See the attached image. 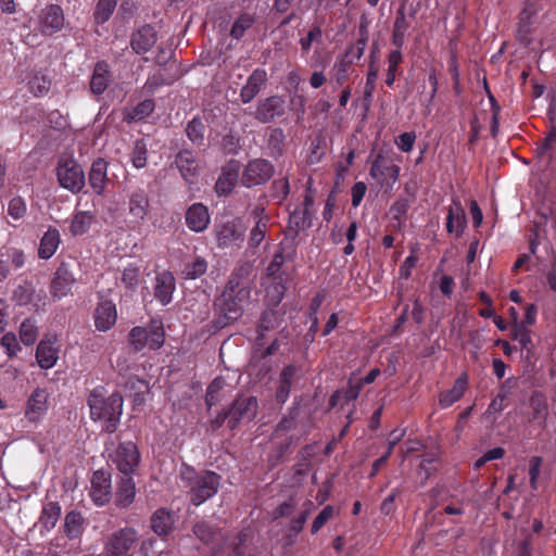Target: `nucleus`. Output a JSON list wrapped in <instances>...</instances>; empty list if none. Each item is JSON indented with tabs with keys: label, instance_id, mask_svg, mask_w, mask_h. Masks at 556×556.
Segmentation results:
<instances>
[{
	"label": "nucleus",
	"instance_id": "nucleus-1",
	"mask_svg": "<svg viewBox=\"0 0 556 556\" xmlns=\"http://www.w3.org/2000/svg\"><path fill=\"white\" fill-rule=\"evenodd\" d=\"M251 298V282L249 268L241 267L229 278L227 286L217 301L219 317L217 326L223 328L226 325L238 320Z\"/></svg>",
	"mask_w": 556,
	"mask_h": 556
},
{
	"label": "nucleus",
	"instance_id": "nucleus-2",
	"mask_svg": "<svg viewBox=\"0 0 556 556\" xmlns=\"http://www.w3.org/2000/svg\"><path fill=\"white\" fill-rule=\"evenodd\" d=\"M90 417L94 421L102 422L106 432H114L123 414V397L118 393L105 396L103 388L93 389L88 396Z\"/></svg>",
	"mask_w": 556,
	"mask_h": 556
},
{
	"label": "nucleus",
	"instance_id": "nucleus-3",
	"mask_svg": "<svg viewBox=\"0 0 556 556\" xmlns=\"http://www.w3.org/2000/svg\"><path fill=\"white\" fill-rule=\"evenodd\" d=\"M179 478L182 486L188 489V496L194 506H200L212 498L218 491L220 478L214 471L197 472L187 464L179 469Z\"/></svg>",
	"mask_w": 556,
	"mask_h": 556
},
{
	"label": "nucleus",
	"instance_id": "nucleus-4",
	"mask_svg": "<svg viewBox=\"0 0 556 556\" xmlns=\"http://www.w3.org/2000/svg\"><path fill=\"white\" fill-rule=\"evenodd\" d=\"M129 344L139 352L144 348L159 350L165 341V333L161 320L152 319L148 327H134L129 332Z\"/></svg>",
	"mask_w": 556,
	"mask_h": 556
},
{
	"label": "nucleus",
	"instance_id": "nucleus-5",
	"mask_svg": "<svg viewBox=\"0 0 556 556\" xmlns=\"http://www.w3.org/2000/svg\"><path fill=\"white\" fill-rule=\"evenodd\" d=\"M56 176L60 185L72 192H79L85 186L84 170L72 157L62 156L59 160Z\"/></svg>",
	"mask_w": 556,
	"mask_h": 556
},
{
	"label": "nucleus",
	"instance_id": "nucleus-6",
	"mask_svg": "<svg viewBox=\"0 0 556 556\" xmlns=\"http://www.w3.org/2000/svg\"><path fill=\"white\" fill-rule=\"evenodd\" d=\"M139 540L138 532L132 528H124L114 532L105 542L104 556H131L130 551Z\"/></svg>",
	"mask_w": 556,
	"mask_h": 556
},
{
	"label": "nucleus",
	"instance_id": "nucleus-7",
	"mask_svg": "<svg viewBox=\"0 0 556 556\" xmlns=\"http://www.w3.org/2000/svg\"><path fill=\"white\" fill-rule=\"evenodd\" d=\"M64 25V12L58 4L46 5L37 14L36 27L38 31L45 36H52L61 31Z\"/></svg>",
	"mask_w": 556,
	"mask_h": 556
},
{
	"label": "nucleus",
	"instance_id": "nucleus-8",
	"mask_svg": "<svg viewBox=\"0 0 556 556\" xmlns=\"http://www.w3.org/2000/svg\"><path fill=\"white\" fill-rule=\"evenodd\" d=\"M49 392L43 388H36L25 403L24 417L28 424L38 426L49 409Z\"/></svg>",
	"mask_w": 556,
	"mask_h": 556
},
{
	"label": "nucleus",
	"instance_id": "nucleus-9",
	"mask_svg": "<svg viewBox=\"0 0 556 556\" xmlns=\"http://www.w3.org/2000/svg\"><path fill=\"white\" fill-rule=\"evenodd\" d=\"M369 175L381 188L391 190L399 179L400 167L379 154L371 164Z\"/></svg>",
	"mask_w": 556,
	"mask_h": 556
},
{
	"label": "nucleus",
	"instance_id": "nucleus-10",
	"mask_svg": "<svg viewBox=\"0 0 556 556\" xmlns=\"http://www.w3.org/2000/svg\"><path fill=\"white\" fill-rule=\"evenodd\" d=\"M258 409V402L255 396H242L237 399L228 410V425L236 428L241 421L252 420Z\"/></svg>",
	"mask_w": 556,
	"mask_h": 556
},
{
	"label": "nucleus",
	"instance_id": "nucleus-11",
	"mask_svg": "<svg viewBox=\"0 0 556 556\" xmlns=\"http://www.w3.org/2000/svg\"><path fill=\"white\" fill-rule=\"evenodd\" d=\"M112 462L124 476L132 475L140 463V455L134 442H124L118 445Z\"/></svg>",
	"mask_w": 556,
	"mask_h": 556
},
{
	"label": "nucleus",
	"instance_id": "nucleus-12",
	"mask_svg": "<svg viewBox=\"0 0 556 556\" xmlns=\"http://www.w3.org/2000/svg\"><path fill=\"white\" fill-rule=\"evenodd\" d=\"M274 174L273 165L262 159H256L248 163L242 174V184L250 188L266 182Z\"/></svg>",
	"mask_w": 556,
	"mask_h": 556
},
{
	"label": "nucleus",
	"instance_id": "nucleus-13",
	"mask_svg": "<svg viewBox=\"0 0 556 556\" xmlns=\"http://www.w3.org/2000/svg\"><path fill=\"white\" fill-rule=\"evenodd\" d=\"M215 238L219 248L239 249L244 241V229L236 223H226L216 227Z\"/></svg>",
	"mask_w": 556,
	"mask_h": 556
},
{
	"label": "nucleus",
	"instance_id": "nucleus-14",
	"mask_svg": "<svg viewBox=\"0 0 556 556\" xmlns=\"http://www.w3.org/2000/svg\"><path fill=\"white\" fill-rule=\"evenodd\" d=\"M366 43V38L358 39L356 52H354L355 48L351 46L346 54L336 61L332 67V78L336 80L338 85H342L349 76V71L353 62V59H349V55L353 54L354 59H361L364 54Z\"/></svg>",
	"mask_w": 556,
	"mask_h": 556
},
{
	"label": "nucleus",
	"instance_id": "nucleus-15",
	"mask_svg": "<svg viewBox=\"0 0 556 556\" xmlns=\"http://www.w3.org/2000/svg\"><path fill=\"white\" fill-rule=\"evenodd\" d=\"M90 496L96 505L103 506L111 500V478L105 471L98 470L91 479Z\"/></svg>",
	"mask_w": 556,
	"mask_h": 556
},
{
	"label": "nucleus",
	"instance_id": "nucleus-16",
	"mask_svg": "<svg viewBox=\"0 0 556 556\" xmlns=\"http://www.w3.org/2000/svg\"><path fill=\"white\" fill-rule=\"evenodd\" d=\"M94 327L99 331L110 330L116 323L117 312L115 304L110 300L99 301L94 311Z\"/></svg>",
	"mask_w": 556,
	"mask_h": 556
},
{
	"label": "nucleus",
	"instance_id": "nucleus-17",
	"mask_svg": "<svg viewBox=\"0 0 556 556\" xmlns=\"http://www.w3.org/2000/svg\"><path fill=\"white\" fill-rule=\"evenodd\" d=\"M285 113V101L282 98L273 96L257 104L255 111V118L262 123H269L275 117L281 116Z\"/></svg>",
	"mask_w": 556,
	"mask_h": 556
},
{
	"label": "nucleus",
	"instance_id": "nucleus-18",
	"mask_svg": "<svg viewBox=\"0 0 556 556\" xmlns=\"http://www.w3.org/2000/svg\"><path fill=\"white\" fill-rule=\"evenodd\" d=\"M177 521V515L169 509H156L150 519L152 531L159 536H166L174 530Z\"/></svg>",
	"mask_w": 556,
	"mask_h": 556
},
{
	"label": "nucleus",
	"instance_id": "nucleus-19",
	"mask_svg": "<svg viewBox=\"0 0 556 556\" xmlns=\"http://www.w3.org/2000/svg\"><path fill=\"white\" fill-rule=\"evenodd\" d=\"M211 222L207 207L202 203L192 204L186 212V224L194 232L204 231Z\"/></svg>",
	"mask_w": 556,
	"mask_h": 556
},
{
	"label": "nucleus",
	"instance_id": "nucleus-20",
	"mask_svg": "<svg viewBox=\"0 0 556 556\" xmlns=\"http://www.w3.org/2000/svg\"><path fill=\"white\" fill-rule=\"evenodd\" d=\"M267 81V73L263 68H256L248 77L247 83L240 91V100L242 103H250L261 91V88Z\"/></svg>",
	"mask_w": 556,
	"mask_h": 556
},
{
	"label": "nucleus",
	"instance_id": "nucleus-21",
	"mask_svg": "<svg viewBox=\"0 0 556 556\" xmlns=\"http://www.w3.org/2000/svg\"><path fill=\"white\" fill-rule=\"evenodd\" d=\"M176 289L175 277L169 271H162L155 277L154 296L162 304L172 302Z\"/></svg>",
	"mask_w": 556,
	"mask_h": 556
},
{
	"label": "nucleus",
	"instance_id": "nucleus-22",
	"mask_svg": "<svg viewBox=\"0 0 556 556\" xmlns=\"http://www.w3.org/2000/svg\"><path fill=\"white\" fill-rule=\"evenodd\" d=\"M239 176V163L236 161L229 162L222 169L216 184L215 190L218 195H228L235 188Z\"/></svg>",
	"mask_w": 556,
	"mask_h": 556
},
{
	"label": "nucleus",
	"instance_id": "nucleus-23",
	"mask_svg": "<svg viewBox=\"0 0 556 556\" xmlns=\"http://www.w3.org/2000/svg\"><path fill=\"white\" fill-rule=\"evenodd\" d=\"M74 283V275L65 265H61L51 282V293L54 298L62 299L72 290Z\"/></svg>",
	"mask_w": 556,
	"mask_h": 556
},
{
	"label": "nucleus",
	"instance_id": "nucleus-24",
	"mask_svg": "<svg viewBox=\"0 0 556 556\" xmlns=\"http://www.w3.org/2000/svg\"><path fill=\"white\" fill-rule=\"evenodd\" d=\"M175 163L188 184H194L198 177L199 164L194 155L187 150L180 151L175 159Z\"/></svg>",
	"mask_w": 556,
	"mask_h": 556
},
{
	"label": "nucleus",
	"instance_id": "nucleus-25",
	"mask_svg": "<svg viewBox=\"0 0 556 556\" xmlns=\"http://www.w3.org/2000/svg\"><path fill=\"white\" fill-rule=\"evenodd\" d=\"M36 359L40 368L50 369L59 359V351L52 339H42L36 349Z\"/></svg>",
	"mask_w": 556,
	"mask_h": 556
},
{
	"label": "nucleus",
	"instance_id": "nucleus-26",
	"mask_svg": "<svg viewBox=\"0 0 556 556\" xmlns=\"http://www.w3.org/2000/svg\"><path fill=\"white\" fill-rule=\"evenodd\" d=\"M108 179V163L103 159L93 161L89 172V186L98 194L102 195L105 190Z\"/></svg>",
	"mask_w": 556,
	"mask_h": 556
},
{
	"label": "nucleus",
	"instance_id": "nucleus-27",
	"mask_svg": "<svg viewBox=\"0 0 556 556\" xmlns=\"http://www.w3.org/2000/svg\"><path fill=\"white\" fill-rule=\"evenodd\" d=\"M468 388V376L462 374L454 382L453 387L448 390L442 391L439 394V404L442 408L450 407L455 402L459 401Z\"/></svg>",
	"mask_w": 556,
	"mask_h": 556
},
{
	"label": "nucleus",
	"instance_id": "nucleus-28",
	"mask_svg": "<svg viewBox=\"0 0 556 556\" xmlns=\"http://www.w3.org/2000/svg\"><path fill=\"white\" fill-rule=\"evenodd\" d=\"M446 219L447 231L460 236L466 226V214L459 200L452 201Z\"/></svg>",
	"mask_w": 556,
	"mask_h": 556
},
{
	"label": "nucleus",
	"instance_id": "nucleus-29",
	"mask_svg": "<svg viewBox=\"0 0 556 556\" xmlns=\"http://www.w3.org/2000/svg\"><path fill=\"white\" fill-rule=\"evenodd\" d=\"M156 41V34L153 27L143 26L139 28L131 37V47L132 50L142 54L148 52Z\"/></svg>",
	"mask_w": 556,
	"mask_h": 556
},
{
	"label": "nucleus",
	"instance_id": "nucleus-30",
	"mask_svg": "<svg viewBox=\"0 0 556 556\" xmlns=\"http://www.w3.org/2000/svg\"><path fill=\"white\" fill-rule=\"evenodd\" d=\"M61 243V236L56 228L49 227L43 233L38 249V255L42 260H49L54 255Z\"/></svg>",
	"mask_w": 556,
	"mask_h": 556
},
{
	"label": "nucleus",
	"instance_id": "nucleus-31",
	"mask_svg": "<svg viewBox=\"0 0 556 556\" xmlns=\"http://www.w3.org/2000/svg\"><path fill=\"white\" fill-rule=\"evenodd\" d=\"M111 80L109 64L104 61H100L96 64L91 80L90 89L94 94H102Z\"/></svg>",
	"mask_w": 556,
	"mask_h": 556
},
{
	"label": "nucleus",
	"instance_id": "nucleus-32",
	"mask_svg": "<svg viewBox=\"0 0 556 556\" xmlns=\"http://www.w3.org/2000/svg\"><path fill=\"white\" fill-rule=\"evenodd\" d=\"M409 28V22L406 18L405 5L402 4L396 12V17L393 24L392 43L399 49H402L406 33Z\"/></svg>",
	"mask_w": 556,
	"mask_h": 556
},
{
	"label": "nucleus",
	"instance_id": "nucleus-33",
	"mask_svg": "<svg viewBox=\"0 0 556 556\" xmlns=\"http://www.w3.org/2000/svg\"><path fill=\"white\" fill-rule=\"evenodd\" d=\"M295 372L296 369L292 365L286 366L280 372L279 386L276 391V400L278 403L283 404L287 402Z\"/></svg>",
	"mask_w": 556,
	"mask_h": 556
},
{
	"label": "nucleus",
	"instance_id": "nucleus-34",
	"mask_svg": "<svg viewBox=\"0 0 556 556\" xmlns=\"http://www.w3.org/2000/svg\"><path fill=\"white\" fill-rule=\"evenodd\" d=\"M136 496V484L130 475L124 476L116 491V503L122 507L129 506Z\"/></svg>",
	"mask_w": 556,
	"mask_h": 556
},
{
	"label": "nucleus",
	"instance_id": "nucleus-35",
	"mask_svg": "<svg viewBox=\"0 0 556 556\" xmlns=\"http://www.w3.org/2000/svg\"><path fill=\"white\" fill-rule=\"evenodd\" d=\"M94 220V215L90 211H79L76 212L71 220L70 231L73 236H83L89 231L92 223Z\"/></svg>",
	"mask_w": 556,
	"mask_h": 556
},
{
	"label": "nucleus",
	"instance_id": "nucleus-36",
	"mask_svg": "<svg viewBox=\"0 0 556 556\" xmlns=\"http://www.w3.org/2000/svg\"><path fill=\"white\" fill-rule=\"evenodd\" d=\"M149 199L143 190H136L129 195V214L138 219H143L148 213Z\"/></svg>",
	"mask_w": 556,
	"mask_h": 556
},
{
	"label": "nucleus",
	"instance_id": "nucleus-37",
	"mask_svg": "<svg viewBox=\"0 0 556 556\" xmlns=\"http://www.w3.org/2000/svg\"><path fill=\"white\" fill-rule=\"evenodd\" d=\"M154 101L146 99L138 103L134 109L128 110L124 114V119L127 122H137L148 117L154 111Z\"/></svg>",
	"mask_w": 556,
	"mask_h": 556
},
{
	"label": "nucleus",
	"instance_id": "nucleus-38",
	"mask_svg": "<svg viewBox=\"0 0 556 556\" xmlns=\"http://www.w3.org/2000/svg\"><path fill=\"white\" fill-rule=\"evenodd\" d=\"M536 11L538 10L533 3H526L520 12L518 35L521 40H527V36L530 33L531 24Z\"/></svg>",
	"mask_w": 556,
	"mask_h": 556
},
{
	"label": "nucleus",
	"instance_id": "nucleus-39",
	"mask_svg": "<svg viewBox=\"0 0 556 556\" xmlns=\"http://www.w3.org/2000/svg\"><path fill=\"white\" fill-rule=\"evenodd\" d=\"M314 507V504L312 501L307 500L304 502L303 504V509L302 511L299 514V516H296L295 518H293L291 521H290V531L293 532V536L289 535V543H292L294 541V539L296 538V535L302 531L306 520H307V517L309 516V514L312 513V509Z\"/></svg>",
	"mask_w": 556,
	"mask_h": 556
},
{
	"label": "nucleus",
	"instance_id": "nucleus-40",
	"mask_svg": "<svg viewBox=\"0 0 556 556\" xmlns=\"http://www.w3.org/2000/svg\"><path fill=\"white\" fill-rule=\"evenodd\" d=\"M61 515V507L58 503L49 502L43 506L41 516H40V522L41 525L47 529H52Z\"/></svg>",
	"mask_w": 556,
	"mask_h": 556
},
{
	"label": "nucleus",
	"instance_id": "nucleus-41",
	"mask_svg": "<svg viewBox=\"0 0 556 556\" xmlns=\"http://www.w3.org/2000/svg\"><path fill=\"white\" fill-rule=\"evenodd\" d=\"M255 22V17L250 13H242L236 18L230 29V35L235 39H240L244 36L245 31L249 30Z\"/></svg>",
	"mask_w": 556,
	"mask_h": 556
},
{
	"label": "nucleus",
	"instance_id": "nucleus-42",
	"mask_svg": "<svg viewBox=\"0 0 556 556\" xmlns=\"http://www.w3.org/2000/svg\"><path fill=\"white\" fill-rule=\"evenodd\" d=\"M27 86L34 96L39 97L48 92L50 80L46 75L36 72L29 76Z\"/></svg>",
	"mask_w": 556,
	"mask_h": 556
},
{
	"label": "nucleus",
	"instance_id": "nucleus-43",
	"mask_svg": "<svg viewBox=\"0 0 556 556\" xmlns=\"http://www.w3.org/2000/svg\"><path fill=\"white\" fill-rule=\"evenodd\" d=\"M38 338V327L31 318H26L20 326V339L24 345H33Z\"/></svg>",
	"mask_w": 556,
	"mask_h": 556
},
{
	"label": "nucleus",
	"instance_id": "nucleus-44",
	"mask_svg": "<svg viewBox=\"0 0 556 556\" xmlns=\"http://www.w3.org/2000/svg\"><path fill=\"white\" fill-rule=\"evenodd\" d=\"M323 40V31L319 26L312 27L307 34L302 37L299 41L301 47V53L303 56L307 55L311 51L313 45H319Z\"/></svg>",
	"mask_w": 556,
	"mask_h": 556
},
{
	"label": "nucleus",
	"instance_id": "nucleus-45",
	"mask_svg": "<svg viewBox=\"0 0 556 556\" xmlns=\"http://www.w3.org/2000/svg\"><path fill=\"white\" fill-rule=\"evenodd\" d=\"M117 0H99L94 10V20L98 24H103L110 20L115 11Z\"/></svg>",
	"mask_w": 556,
	"mask_h": 556
},
{
	"label": "nucleus",
	"instance_id": "nucleus-46",
	"mask_svg": "<svg viewBox=\"0 0 556 556\" xmlns=\"http://www.w3.org/2000/svg\"><path fill=\"white\" fill-rule=\"evenodd\" d=\"M65 533L68 538H77L83 530V517L80 514L71 511L65 517L64 523Z\"/></svg>",
	"mask_w": 556,
	"mask_h": 556
},
{
	"label": "nucleus",
	"instance_id": "nucleus-47",
	"mask_svg": "<svg viewBox=\"0 0 556 556\" xmlns=\"http://www.w3.org/2000/svg\"><path fill=\"white\" fill-rule=\"evenodd\" d=\"M226 387V381L223 378H215L207 387L205 402L208 408L214 406L220 401L219 393Z\"/></svg>",
	"mask_w": 556,
	"mask_h": 556
},
{
	"label": "nucleus",
	"instance_id": "nucleus-48",
	"mask_svg": "<svg viewBox=\"0 0 556 556\" xmlns=\"http://www.w3.org/2000/svg\"><path fill=\"white\" fill-rule=\"evenodd\" d=\"M207 269V263L202 257H195L192 262L185 265L182 274L187 279H197Z\"/></svg>",
	"mask_w": 556,
	"mask_h": 556
},
{
	"label": "nucleus",
	"instance_id": "nucleus-49",
	"mask_svg": "<svg viewBox=\"0 0 556 556\" xmlns=\"http://www.w3.org/2000/svg\"><path fill=\"white\" fill-rule=\"evenodd\" d=\"M267 224L268 218L266 216H262L257 219L255 226L251 229L250 232L249 244L251 247H258L260 243L264 240L267 232Z\"/></svg>",
	"mask_w": 556,
	"mask_h": 556
},
{
	"label": "nucleus",
	"instance_id": "nucleus-50",
	"mask_svg": "<svg viewBox=\"0 0 556 556\" xmlns=\"http://www.w3.org/2000/svg\"><path fill=\"white\" fill-rule=\"evenodd\" d=\"M148 147L143 140H137L131 153L132 166L137 169L143 168L147 165Z\"/></svg>",
	"mask_w": 556,
	"mask_h": 556
},
{
	"label": "nucleus",
	"instance_id": "nucleus-51",
	"mask_svg": "<svg viewBox=\"0 0 556 556\" xmlns=\"http://www.w3.org/2000/svg\"><path fill=\"white\" fill-rule=\"evenodd\" d=\"M401 62H402V52H401V49L396 48L394 51H392L389 54V58H388V72H387L386 84L390 87L395 81L397 66Z\"/></svg>",
	"mask_w": 556,
	"mask_h": 556
},
{
	"label": "nucleus",
	"instance_id": "nucleus-52",
	"mask_svg": "<svg viewBox=\"0 0 556 556\" xmlns=\"http://www.w3.org/2000/svg\"><path fill=\"white\" fill-rule=\"evenodd\" d=\"M186 132L193 143L201 144L204 139V125L200 119L193 118L188 123Z\"/></svg>",
	"mask_w": 556,
	"mask_h": 556
},
{
	"label": "nucleus",
	"instance_id": "nucleus-53",
	"mask_svg": "<svg viewBox=\"0 0 556 556\" xmlns=\"http://www.w3.org/2000/svg\"><path fill=\"white\" fill-rule=\"evenodd\" d=\"M530 405L533 409V419L543 421L547 416V404L541 394H533L530 399Z\"/></svg>",
	"mask_w": 556,
	"mask_h": 556
},
{
	"label": "nucleus",
	"instance_id": "nucleus-54",
	"mask_svg": "<svg viewBox=\"0 0 556 556\" xmlns=\"http://www.w3.org/2000/svg\"><path fill=\"white\" fill-rule=\"evenodd\" d=\"M0 344L3 346L5 354L9 357H14L21 351V345L17 341L15 333L7 332L2 336Z\"/></svg>",
	"mask_w": 556,
	"mask_h": 556
},
{
	"label": "nucleus",
	"instance_id": "nucleus-55",
	"mask_svg": "<svg viewBox=\"0 0 556 556\" xmlns=\"http://www.w3.org/2000/svg\"><path fill=\"white\" fill-rule=\"evenodd\" d=\"M27 211L26 203L23 198L15 197L13 198L8 205V214L15 220L22 219Z\"/></svg>",
	"mask_w": 556,
	"mask_h": 556
},
{
	"label": "nucleus",
	"instance_id": "nucleus-56",
	"mask_svg": "<svg viewBox=\"0 0 556 556\" xmlns=\"http://www.w3.org/2000/svg\"><path fill=\"white\" fill-rule=\"evenodd\" d=\"M333 514L334 508L331 505L325 506L312 523V533H317L332 518Z\"/></svg>",
	"mask_w": 556,
	"mask_h": 556
},
{
	"label": "nucleus",
	"instance_id": "nucleus-57",
	"mask_svg": "<svg viewBox=\"0 0 556 556\" xmlns=\"http://www.w3.org/2000/svg\"><path fill=\"white\" fill-rule=\"evenodd\" d=\"M193 533L195 536L204 542L205 544H208L214 541L216 532L210 527L206 522H199L193 528Z\"/></svg>",
	"mask_w": 556,
	"mask_h": 556
},
{
	"label": "nucleus",
	"instance_id": "nucleus-58",
	"mask_svg": "<svg viewBox=\"0 0 556 556\" xmlns=\"http://www.w3.org/2000/svg\"><path fill=\"white\" fill-rule=\"evenodd\" d=\"M511 337L521 344L522 349H528L531 344L530 331L525 325H514L511 329Z\"/></svg>",
	"mask_w": 556,
	"mask_h": 556
},
{
	"label": "nucleus",
	"instance_id": "nucleus-59",
	"mask_svg": "<svg viewBox=\"0 0 556 556\" xmlns=\"http://www.w3.org/2000/svg\"><path fill=\"white\" fill-rule=\"evenodd\" d=\"M418 256L415 250H412L410 254L405 258L400 267L399 275L401 279H408L412 275V270L416 267Z\"/></svg>",
	"mask_w": 556,
	"mask_h": 556
},
{
	"label": "nucleus",
	"instance_id": "nucleus-60",
	"mask_svg": "<svg viewBox=\"0 0 556 556\" xmlns=\"http://www.w3.org/2000/svg\"><path fill=\"white\" fill-rule=\"evenodd\" d=\"M139 268L135 266H128L124 269L122 275V282L126 288H134L139 281Z\"/></svg>",
	"mask_w": 556,
	"mask_h": 556
},
{
	"label": "nucleus",
	"instance_id": "nucleus-61",
	"mask_svg": "<svg viewBox=\"0 0 556 556\" xmlns=\"http://www.w3.org/2000/svg\"><path fill=\"white\" fill-rule=\"evenodd\" d=\"M541 466H542L541 457L534 456L530 459L529 476H530V485L533 490L538 489V478L540 476Z\"/></svg>",
	"mask_w": 556,
	"mask_h": 556
},
{
	"label": "nucleus",
	"instance_id": "nucleus-62",
	"mask_svg": "<svg viewBox=\"0 0 556 556\" xmlns=\"http://www.w3.org/2000/svg\"><path fill=\"white\" fill-rule=\"evenodd\" d=\"M416 141L414 132H403L395 139L396 147L403 152H410Z\"/></svg>",
	"mask_w": 556,
	"mask_h": 556
},
{
	"label": "nucleus",
	"instance_id": "nucleus-63",
	"mask_svg": "<svg viewBox=\"0 0 556 556\" xmlns=\"http://www.w3.org/2000/svg\"><path fill=\"white\" fill-rule=\"evenodd\" d=\"M296 503L294 497H290L289 500L282 502L273 513L274 519L288 517L295 509Z\"/></svg>",
	"mask_w": 556,
	"mask_h": 556
},
{
	"label": "nucleus",
	"instance_id": "nucleus-64",
	"mask_svg": "<svg viewBox=\"0 0 556 556\" xmlns=\"http://www.w3.org/2000/svg\"><path fill=\"white\" fill-rule=\"evenodd\" d=\"M556 147V124L549 130L547 137L545 138L543 144L538 148V152L541 154L548 153L549 157L553 156V151Z\"/></svg>",
	"mask_w": 556,
	"mask_h": 556
}]
</instances>
